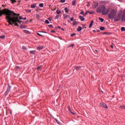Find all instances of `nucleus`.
Here are the masks:
<instances>
[{
	"instance_id": "1",
	"label": "nucleus",
	"mask_w": 125,
	"mask_h": 125,
	"mask_svg": "<svg viewBox=\"0 0 125 125\" xmlns=\"http://www.w3.org/2000/svg\"><path fill=\"white\" fill-rule=\"evenodd\" d=\"M8 16L7 21L9 25L12 26L13 23H21L19 20H22V17H19V14L14 13L13 11H9L8 12Z\"/></svg>"
},
{
	"instance_id": "2",
	"label": "nucleus",
	"mask_w": 125,
	"mask_h": 125,
	"mask_svg": "<svg viewBox=\"0 0 125 125\" xmlns=\"http://www.w3.org/2000/svg\"><path fill=\"white\" fill-rule=\"evenodd\" d=\"M0 17L2 16V14H5L6 16V19L7 20V18H8V12L11 11V10L8 9H4L1 11V9H0Z\"/></svg>"
},
{
	"instance_id": "3",
	"label": "nucleus",
	"mask_w": 125,
	"mask_h": 125,
	"mask_svg": "<svg viewBox=\"0 0 125 125\" xmlns=\"http://www.w3.org/2000/svg\"><path fill=\"white\" fill-rule=\"evenodd\" d=\"M116 11L115 10H111L110 13L108 14V17L109 19H113L116 16Z\"/></svg>"
},
{
	"instance_id": "4",
	"label": "nucleus",
	"mask_w": 125,
	"mask_h": 125,
	"mask_svg": "<svg viewBox=\"0 0 125 125\" xmlns=\"http://www.w3.org/2000/svg\"><path fill=\"white\" fill-rule=\"evenodd\" d=\"M105 7V5H102L101 6H99L97 9H96V12L97 13H102V12L104 10Z\"/></svg>"
},
{
	"instance_id": "5",
	"label": "nucleus",
	"mask_w": 125,
	"mask_h": 125,
	"mask_svg": "<svg viewBox=\"0 0 125 125\" xmlns=\"http://www.w3.org/2000/svg\"><path fill=\"white\" fill-rule=\"evenodd\" d=\"M122 12H119L118 14L114 18V20L116 22L120 21L122 19Z\"/></svg>"
},
{
	"instance_id": "6",
	"label": "nucleus",
	"mask_w": 125,
	"mask_h": 125,
	"mask_svg": "<svg viewBox=\"0 0 125 125\" xmlns=\"http://www.w3.org/2000/svg\"><path fill=\"white\" fill-rule=\"evenodd\" d=\"M109 11H110V8L106 9V6H105L104 9V10L102 13V14L103 15H108V13H109Z\"/></svg>"
},
{
	"instance_id": "7",
	"label": "nucleus",
	"mask_w": 125,
	"mask_h": 125,
	"mask_svg": "<svg viewBox=\"0 0 125 125\" xmlns=\"http://www.w3.org/2000/svg\"><path fill=\"white\" fill-rule=\"evenodd\" d=\"M98 5H99V3L97 1H94L93 2V4L92 5V8L94 9L95 8H96V7H98Z\"/></svg>"
},
{
	"instance_id": "8",
	"label": "nucleus",
	"mask_w": 125,
	"mask_h": 125,
	"mask_svg": "<svg viewBox=\"0 0 125 125\" xmlns=\"http://www.w3.org/2000/svg\"><path fill=\"white\" fill-rule=\"evenodd\" d=\"M101 107H103L104 108H105V109H108V106H107V104L105 103H100V104Z\"/></svg>"
},
{
	"instance_id": "9",
	"label": "nucleus",
	"mask_w": 125,
	"mask_h": 125,
	"mask_svg": "<svg viewBox=\"0 0 125 125\" xmlns=\"http://www.w3.org/2000/svg\"><path fill=\"white\" fill-rule=\"evenodd\" d=\"M122 21H125V10L123 12V15L122 16Z\"/></svg>"
},
{
	"instance_id": "10",
	"label": "nucleus",
	"mask_w": 125,
	"mask_h": 125,
	"mask_svg": "<svg viewBox=\"0 0 125 125\" xmlns=\"http://www.w3.org/2000/svg\"><path fill=\"white\" fill-rule=\"evenodd\" d=\"M74 69H76V71H80L81 70V66L75 65L74 66Z\"/></svg>"
},
{
	"instance_id": "11",
	"label": "nucleus",
	"mask_w": 125,
	"mask_h": 125,
	"mask_svg": "<svg viewBox=\"0 0 125 125\" xmlns=\"http://www.w3.org/2000/svg\"><path fill=\"white\" fill-rule=\"evenodd\" d=\"M68 111L69 112V113H70V114H71V115H75V113L73 112L72 110H71V108L69 107V106H68Z\"/></svg>"
},
{
	"instance_id": "12",
	"label": "nucleus",
	"mask_w": 125,
	"mask_h": 125,
	"mask_svg": "<svg viewBox=\"0 0 125 125\" xmlns=\"http://www.w3.org/2000/svg\"><path fill=\"white\" fill-rule=\"evenodd\" d=\"M43 48V46H38L37 47L38 50H42Z\"/></svg>"
},
{
	"instance_id": "13",
	"label": "nucleus",
	"mask_w": 125,
	"mask_h": 125,
	"mask_svg": "<svg viewBox=\"0 0 125 125\" xmlns=\"http://www.w3.org/2000/svg\"><path fill=\"white\" fill-rule=\"evenodd\" d=\"M94 22V21H92L91 22H90V23L89 25V28H91L92 27V26L93 25V22Z\"/></svg>"
},
{
	"instance_id": "14",
	"label": "nucleus",
	"mask_w": 125,
	"mask_h": 125,
	"mask_svg": "<svg viewBox=\"0 0 125 125\" xmlns=\"http://www.w3.org/2000/svg\"><path fill=\"white\" fill-rule=\"evenodd\" d=\"M79 19H80L81 21H84V18L82 16H79Z\"/></svg>"
},
{
	"instance_id": "15",
	"label": "nucleus",
	"mask_w": 125,
	"mask_h": 125,
	"mask_svg": "<svg viewBox=\"0 0 125 125\" xmlns=\"http://www.w3.org/2000/svg\"><path fill=\"white\" fill-rule=\"evenodd\" d=\"M37 6V4L34 3L31 5V8H35Z\"/></svg>"
},
{
	"instance_id": "16",
	"label": "nucleus",
	"mask_w": 125,
	"mask_h": 125,
	"mask_svg": "<svg viewBox=\"0 0 125 125\" xmlns=\"http://www.w3.org/2000/svg\"><path fill=\"white\" fill-rule=\"evenodd\" d=\"M64 11L66 13H67V12H69V10L68 9V8L66 7L64 8Z\"/></svg>"
},
{
	"instance_id": "17",
	"label": "nucleus",
	"mask_w": 125,
	"mask_h": 125,
	"mask_svg": "<svg viewBox=\"0 0 125 125\" xmlns=\"http://www.w3.org/2000/svg\"><path fill=\"white\" fill-rule=\"evenodd\" d=\"M35 53H36V51L35 50L30 51V54H35Z\"/></svg>"
},
{
	"instance_id": "18",
	"label": "nucleus",
	"mask_w": 125,
	"mask_h": 125,
	"mask_svg": "<svg viewBox=\"0 0 125 125\" xmlns=\"http://www.w3.org/2000/svg\"><path fill=\"white\" fill-rule=\"evenodd\" d=\"M82 30V27L81 26H78L77 28V31L78 32H81V30Z\"/></svg>"
},
{
	"instance_id": "19",
	"label": "nucleus",
	"mask_w": 125,
	"mask_h": 125,
	"mask_svg": "<svg viewBox=\"0 0 125 125\" xmlns=\"http://www.w3.org/2000/svg\"><path fill=\"white\" fill-rule=\"evenodd\" d=\"M57 14H60L61 13V10L59 9H57L56 11Z\"/></svg>"
},
{
	"instance_id": "20",
	"label": "nucleus",
	"mask_w": 125,
	"mask_h": 125,
	"mask_svg": "<svg viewBox=\"0 0 125 125\" xmlns=\"http://www.w3.org/2000/svg\"><path fill=\"white\" fill-rule=\"evenodd\" d=\"M0 39H2V40H4V39H5V35H2L0 36Z\"/></svg>"
},
{
	"instance_id": "21",
	"label": "nucleus",
	"mask_w": 125,
	"mask_h": 125,
	"mask_svg": "<svg viewBox=\"0 0 125 125\" xmlns=\"http://www.w3.org/2000/svg\"><path fill=\"white\" fill-rule=\"evenodd\" d=\"M120 108H121V109H122V110H124V109L125 110V105H121V106H120Z\"/></svg>"
},
{
	"instance_id": "22",
	"label": "nucleus",
	"mask_w": 125,
	"mask_h": 125,
	"mask_svg": "<svg viewBox=\"0 0 125 125\" xmlns=\"http://www.w3.org/2000/svg\"><path fill=\"white\" fill-rule=\"evenodd\" d=\"M78 24V22L76 21H73V25L75 26V25Z\"/></svg>"
},
{
	"instance_id": "23",
	"label": "nucleus",
	"mask_w": 125,
	"mask_h": 125,
	"mask_svg": "<svg viewBox=\"0 0 125 125\" xmlns=\"http://www.w3.org/2000/svg\"><path fill=\"white\" fill-rule=\"evenodd\" d=\"M88 13V11H86L85 12V13H84V14H83L84 17H85V16H86V15H87Z\"/></svg>"
},
{
	"instance_id": "24",
	"label": "nucleus",
	"mask_w": 125,
	"mask_h": 125,
	"mask_svg": "<svg viewBox=\"0 0 125 125\" xmlns=\"http://www.w3.org/2000/svg\"><path fill=\"white\" fill-rule=\"evenodd\" d=\"M121 30L122 32H125V27H121Z\"/></svg>"
},
{
	"instance_id": "25",
	"label": "nucleus",
	"mask_w": 125,
	"mask_h": 125,
	"mask_svg": "<svg viewBox=\"0 0 125 125\" xmlns=\"http://www.w3.org/2000/svg\"><path fill=\"white\" fill-rule=\"evenodd\" d=\"M100 29L101 31H104V30H105V27L102 26L100 28Z\"/></svg>"
},
{
	"instance_id": "26",
	"label": "nucleus",
	"mask_w": 125,
	"mask_h": 125,
	"mask_svg": "<svg viewBox=\"0 0 125 125\" xmlns=\"http://www.w3.org/2000/svg\"><path fill=\"white\" fill-rule=\"evenodd\" d=\"M99 20H100V21H101V22H104V19H102V18H99Z\"/></svg>"
},
{
	"instance_id": "27",
	"label": "nucleus",
	"mask_w": 125,
	"mask_h": 125,
	"mask_svg": "<svg viewBox=\"0 0 125 125\" xmlns=\"http://www.w3.org/2000/svg\"><path fill=\"white\" fill-rule=\"evenodd\" d=\"M76 2H77V1L76 0H73L72 1V5H76Z\"/></svg>"
},
{
	"instance_id": "28",
	"label": "nucleus",
	"mask_w": 125,
	"mask_h": 125,
	"mask_svg": "<svg viewBox=\"0 0 125 125\" xmlns=\"http://www.w3.org/2000/svg\"><path fill=\"white\" fill-rule=\"evenodd\" d=\"M88 13L89 14H93V13H94V12L93 11H88Z\"/></svg>"
},
{
	"instance_id": "29",
	"label": "nucleus",
	"mask_w": 125,
	"mask_h": 125,
	"mask_svg": "<svg viewBox=\"0 0 125 125\" xmlns=\"http://www.w3.org/2000/svg\"><path fill=\"white\" fill-rule=\"evenodd\" d=\"M9 92V91L8 90H6V91L5 92V95H7Z\"/></svg>"
},
{
	"instance_id": "30",
	"label": "nucleus",
	"mask_w": 125,
	"mask_h": 125,
	"mask_svg": "<svg viewBox=\"0 0 125 125\" xmlns=\"http://www.w3.org/2000/svg\"><path fill=\"white\" fill-rule=\"evenodd\" d=\"M20 27H21V29L26 28V26H25V25H21Z\"/></svg>"
},
{
	"instance_id": "31",
	"label": "nucleus",
	"mask_w": 125,
	"mask_h": 125,
	"mask_svg": "<svg viewBox=\"0 0 125 125\" xmlns=\"http://www.w3.org/2000/svg\"><path fill=\"white\" fill-rule=\"evenodd\" d=\"M31 11H32L31 10H26V12H27V13H31Z\"/></svg>"
},
{
	"instance_id": "32",
	"label": "nucleus",
	"mask_w": 125,
	"mask_h": 125,
	"mask_svg": "<svg viewBox=\"0 0 125 125\" xmlns=\"http://www.w3.org/2000/svg\"><path fill=\"white\" fill-rule=\"evenodd\" d=\"M22 49H23L24 50H27V47H26L25 46H23Z\"/></svg>"
},
{
	"instance_id": "33",
	"label": "nucleus",
	"mask_w": 125,
	"mask_h": 125,
	"mask_svg": "<svg viewBox=\"0 0 125 125\" xmlns=\"http://www.w3.org/2000/svg\"><path fill=\"white\" fill-rule=\"evenodd\" d=\"M40 7H43V3H42L39 4Z\"/></svg>"
},
{
	"instance_id": "34",
	"label": "nucleus",
	"mask_w": 125,
	"mask_h": 125,
	"mask_svg": "<svg viewBox=\"0 0 125 125\" xmlns=\"http://www.w3.org/2000/svg\"><path fill=\"white\" fill-rule=\"evenodd\" d=\"M42 66L40 65V66L37 67V70H40V69H42Z\"/></svg>"
},
{
	"instance_id": "35",
	"label": "nucleus",
	"mask_w": 125,
	"mask_h": 125,
	"mask_svg": "<svg viewBox=\"0 0 125 125\" xmlns=\"http://www.w3.org/2000/svg\"><path fill=\"white\" fill-rule=\"evenodd\" d=\"M45 23H46V24H49V21H48V20H46L45 21Z\"/></svg>"
},
{
	"instance_id": "36",
	"label": "nucleus",
	"mask_w": 125,
	"mask_h": 125,
	"mask_svg": "<svg viewBox=\"0 0 125 125\" xmlns=\"http://www.w3.org/2000/svg\"><path fill=\"white\" fill-rule=\"evenodd\" d=\"M23 32L25 33H29V31H28L27 30H23Z\"/></svg>"
},
{
	"instance_id": "37",
	"label": "nucleus",
	"mask_w": 125,
	"mask_h": 125,
	"mask_svg": "<svg viewBox=\"0 0 125 125\" xmlns=\"http://www.w3.org/2000/svg\"><path fill=\"white\" fill-rule=\"evenodd\" d=\"M10 88H11V87H10V86H9L7 87V90H8L9 91H10Z\"/></svg>"
},
{
	"instance_id": "38",
	"label": "nucleus",
	"mask_w": 125,
	"mask_h": 125,
	"mask_svg": "<svg viewBox=\"0 0 125 125\" xmlns=\"http://www.w3.org/2000/svg\"><path fill=\"white\" fill-rule=\"evenodd\" d=\"M37 35L39 36V37H43V35H42V34H40V33L38 32Z\"/></svg>"
},
{
	"instance_id": "39",
	"label": "nucleus",
	"mask_w": 125,
	"mask_h": 125,
	"mask_svg": "<svg viewBox=\"0 0 125 125\" xmlns=\"http://www.w3.org/2000/svg\"><path fill=\"white\" fill-rule=\"evenodd\" d=\"M59 17H60V16L59 15H57L56 17H55V19H59Z\"/></svg>"
},
{
	"instance_id": "40",
	"label": "nucleus",
	"mask_w": 125,
	"mask_h": 125,
	"mask_svg": "<svg viewBox=\"0 0 125 125\" xmlns=\"http://www.w3.org/2000/svg\"><path fill=\"white\" fill-rule=\"evenodd\" d=\"M48 26L49 27V28H51V29H53V26H52V25L51 24L49 25Z\"/></svg>"
},
{
	"instance_id": "41",
	"label": "nucleus",
	"mask_w": 125,
	"mask_h": 125,
	"mask_svg": "<svg viewBox=\"0 0 125 125\" xmlns=\"http://www.w3.org/2000/svg\"><path fill=\"white\" fill-rule=\"evenodd\" d=\"M80 14H82L83 16V15L84 14V12H83V11H82L80 12Z\"/></svg>"
},
{
	"instance_id": "42",
	"label": "nucleus",
	"mask_w": 125,
	"mask_h": 125,
	"mask_svg": "<svg viewBox=\"0 0 125 125\" xmlns=\"http://www.w3.org/2000/svg\"><path fill=\"white\" fill-rule=\"evenodd\" d=\"M70 36L71 37H74V36H76V33H72Z\"/></svg>"
},
{
	"instance_id": "43",
	"label": "nucleus",
	"mask_w": 125,
	"mask_h": 125,
	"mask_svg": "<svg viewBox=\"0 0 125 125\" xmlns=\"http://www.w3.org/2000/svg\"><path fill=\"white\" fill-rule=\"evenodd\" d=\"M12 3H15L16 2V0H11Z\"/></svg>"
},
{
	"instance_id": "44",
	"label": "nucleus",
	"mask_w": 125,
	"mask_h": 125,
	"mask_svg": "<svg viewBox=\"0 0 125 125\" xmlns=\"http://www.w3.org/2000/svg\"><path fill=\"white\" fill-rule=\"evenodd\" d=\"M66 1L65 0H61V2H62V3H64Z\"/></svg>"
},
{
	"instance_id": "45",
	"label": "nucleus",
	"mask_w": 125,
	"mask_h": 125,
	"mask_svg": "<svg viewBox=\"0 0 125 125\" xmlns=\"http://www.w3.org/2000/svg\"><path fill=\"white\" fill-rule=\"evenodd\" d=\"M67 17H70V16L69 15H67V16L64 17V19H67Z\"/></svg>"
},
{
	"instance_id": "46",
	"label": "nucleus",
	"mask_w": 125,
	"mask_h": 125,
	"mask_svg": "<svg viewBox=\"0 0 125 125\" xmlns=\"http://www.w3.org/2000/svg\"><path fill=\"white\" fill-rule=\"evenodd\" d=\"M14 23H15V26H18V24L17 22L13 23V24H14Z\"/></svg>"
},
{
	"instance_id": "47",
	"label": "nucleus",
	"mask_w": 125,
	"mask_h": 125,
	"mask_svg": "<svg viewBox=\"0 0 125 125\" xmlns=\"http://www.w3.org/2000/svg\"><path fill=\"white\" fill-rule=\"evenodd\" d=\"M70 20H71V21H74V17L71 18Z\"/></svg>"
},
{
	"instance_id": "48",
	"label": "nucleus",
	"mask_w": 125,
	"mask_h": 125,
	"mask_svg": "<svg viewBox=\"0 0 125 125\" xmlns=\"http://www.w3.org/2000/svg\"><path fill=\"white\" fill-rule=\"evenodd\" d=\"M74 45H75L74 44H70V46H71L72 47H74Z\"/></svg>"
},
{
	"instance_id": "49",
	"label": "nucleus",
	"mask_w": 125,
	"mask_h": 125,
	"mask_svg": "<svg viewBox=\"0 0 125 125\" xmlns=\"http://www.w3.org/2000/svg\"><path fill=\"white\" fill-rule=\"evenodd\" d=\"M110 47H111V48H114V46H113V45H111Z\"/></svg>"
},
{
	"instance_id": "50",
	"label": "nucleus",
	"mask_w": 125,
	"mask_h": 125,
	"mask_svg": "<svg viewBox=\"0 0 125 125\" xmlns=\"http://www.w3.org/2000/svg\"><path fill=\"white\" fill-rule=\"evenodd\" d=\"M55 121L57 122V123H58V124H59V122H58V121L57 120V119H55Z\"/></svg>"
},
{
	"instance_id": "51",
	"label": "nucleus",
	"mask_w": 125,
	"mask_h": 125,
	"mask_svg": "<svg viewBox=\"0 0 125 125\" xmlns=\"http://www.w3.org/2000/svg\"><path fill=\"white\" fill-rule=\"evenodd\" d=\"M51 33H55V31H53V30H51Z\"/></svg>"
},
{
	"instance_id": "52",
	"label": "nucleus",
	"mask_w": 125,
	"mask_h": 125,
	"mask_svg": "<svg viewBox=\"0 0 125 125\" xmlns=\"http://www.w3.org/2000/svg\"><path fill=\"white\" fill-rule=\"evenodd\" d=\"M16 69H20V67L19 66H16Z\"/></svg>"
},
{
	"instance_id": "53",
	"label": "nucleus",
	"mask_w": 125,
	"mask_h": 125,
	"mask_svg": "<svg viewBox=\"0 0 125 125\" xmlns=\"http://www.w3.org/2000/svg\"><path fill=\"white\" fill-rule=\"evenodd\" d=\"M87 6H88H88H90V4L89 3V4H88L87 5Z\"/></svg>"
},
{
	"instance_id": "54",
	"label": "nucleus",
	"mask_w": 125,
	"mask_h": 125,
	"mask_svg": "<svg viewBox=\"0 0 125 125\" xmlns=\"http://www.w3.org/2000/svg\"><path fill=\"white\" fill-rule=\"evenodd\" d=\"M93 33H96V31H95V30H93Z\"/></svg>"
},
{
	"instance_id": "55",
	"label": "nucleus",
	"mask_w": 125,
	"mask_h": 125,
	"mask_svg": "<svg viewBox=\"0 0 125 125\" xmlns=\"http://www.w3.org/2000/svg\"><path fill=\"white\" fill-rule=\"evenodd\" d=\"M27 19V18H24V19H22L23 20H26Z\"/></svg>"
},
{
	"instance_id": "56",
	"label": "nucleus",
	"mask_w": 125,
	"mask_h": 125,
	"mask_svg": "<svg viewBox=\"0 0 125 125\" xmlns=\"http://www.w3.org/2000/svg\"><path fill=\"white\" fill-rule=\"evenodd\" d=\"M58 29H61V27L60 26H58Z\"/></svg>"
},
{
	"instance_id": "57",
	"label": "nucleus",
	"mask_w": 125,
	"mask_h": 125,
	"mask_svg": "<svg viewBox=\"0 0 125 125\" xmlns=\"http://www.w3.org/2000/svg\"><path fill=\"white\" fill-rule=\"evenodd\" d=\"M60 40H62V37H59Z\"/></svg>"
},
{
	"instance_id": "58",
	"label": "nucleus",
	"mask_w": 125,
	"mask_h": 125,
	"mask_svg": "<svg viewBox=\"0 0 125 125\" xmlns=\"http://www.w3.org/2000/svg\"><path fill=\"white\" fill-rule=\"evenodd\" d=\"M97 32L98 33H99V32H100V30H97Z\"/></svg>"
},
{
	"instance_id": "59",
	"label": "nucleus",
	"mask_w": 125,
	"mask_h": 125,
	"mask_svg": "<svg viewBox=\"0 0 125 125\" xmlns=\"http://www.w3.org/2000/svg\"><path fill=\"white\" fill-rule=\"evenodd\" d=\"M39 33H43L42 31H39Z\"/></svg>"
},
{
	"instance_id": "60",
	"label": "nucleus",
	"mask_w": 125,
	"mask_h": 125,
	"mask_svg": "<svg viewBox=\"0 0 125 125\" xmlns=\"http://www.w3.org/2000/svg\"><path fill=\"white\" fill-rule=\"evenodd\" d=\"M61 29H62V31H64V29H63V28H61Z\"/></svg>"
},
{
	"instance_id": "61",
	"label": "nucleus",
	"mask_w": 125,
	"mask_h": 125,
	"mask_svg": "<svg viewBox=\"0 0 125 125\" xmlns=\"http://www.w3.org/2000/svg\"><path fill=\"white\" fill-rule=\"evenodd\" d=\"M54 10H56V7H55V8L54 9Z\"/></svg>"
},
{
	"instance_id": "62",
	"label": "nucleus",
	"mask_w": 125,
	"mask_h": 125,
	"mask_svg": "<svg viewBox=\"0 0 125 125\" xmlns=\"http://www.w3.org/2000/svg\"><path fill=\"white\" fill-rule=\"evenodd\" d=\"M21 0H19V2H21Z\"/></svg>"
},
{
	"instance_id": "63",
	"label": "nucleus",
	"mask_w": 125,
	"mask_h": 125,
	"mask_svg": "<svg viewBox=\"0 0 125 125\" xmlns=\"http://www.w3.org/2000/svg\"><path fill=\"white\" fill-rule=\"evenodd\" d=\"M12 112H11V111H10V114H12Z\"/></svg>"
},
{
	"instance_id": "64",
	"label": "nucleus",
	"mask_w": 125,
	"mask_h": 125,
	"mask_svg": "<svg viewBox=\"0 0 125 125\" xmlns=\"http://www.w3.org/2000/svg\"><path fill=\"white\" fill-rule=\"evenodd\" d=\"M30 22H32V20L30 21Z\"/></svg>"
}]
</instances>
